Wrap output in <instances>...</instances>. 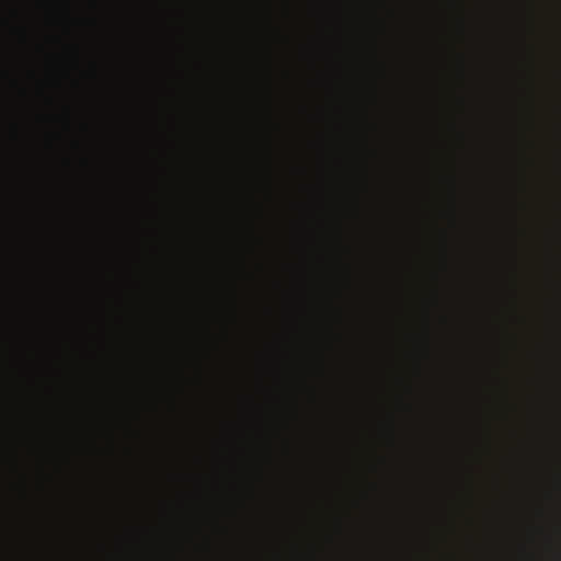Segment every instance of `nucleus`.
Returning <instances> with one entry per match:
<instances>
[{"label":"nucleus","instance_id":"f257e3e1","mask_svg":"<svg viewBox=\"0 0 561 561\" xmlns=\"http://www.w3.org/2000/svg\"><path fill=\"white\" fill-rule=\"evenodd\" d=\"M98 323L99 331L96 335L98 341V388L95 401V417H94V437H93V453L98 460L113 455V433L108 426L107 415L105 414L103 382L101 383V360H103V352L105 346V332H104V312L103 304L98 308Z\"/></svg>","mask_w":561,"mask_h":561},{"label":"nucleus","instance_id":"39448f33","mask_svg":"<svg viewBox=\"0 0 561 561\" xmlns=\"http://www.w3.org/2000/svg\"><path fill=\"white\" fill-rule=\"evenodd\" d=\"M92 5L95 11H100V9L102 8L100 0H93Z\"/></svg>","mask_w":561,"mask_h":561},{"label":"nucleus","instance_id":"20e7f679","mask_svg":"<svg viewBox=\"0 0 561 561\" xmlns=\"http://www.w3.org/2000/svg\"><path fill=\"white\" fill-rule=\"evenodd\" d=\"M92 24H93V26H94L96 30H100V27H101V20H100L98 16H95V18H93V20H92Z\"/></svg>","mask_w":561,"mask_h":561},{"label":"nucleus","instance_id":"423d86ee","mask_svg":"<svg viewBox=\"0 0 561 561\" xmlns=\"http://www.w3.org/2000/svg\"><path fill=\"white\" fill-rule=\"evenodd\" d=\"M98 548H99V550H100L101 552H104V551H105V545H104V542L100 541V542L98 543Z\"/></svg>","mask_w":561,"mask_h":561},{"label":"nucleus","instance_id":"7ed1b4c3","mask_svg":"<svg viewBox=\"0 0 561 561\" xmlns=\"http://www.w3.org/2000/svg\"><path fill=\"white\" fill-rule=\"evenodd\" d=\"M91 75L95 82H101L102 79V69L99 61L94 60L91 67Z\"/></svg>","mask_w":561,"mask_h":561},{"label":"nucleus","instance_id":"f03ea898","mask_svg":"<svg viewBox=\"0 0 561 561\" xmlns=\"http://www.w3.org/2000/svg\"><path fill=\"white\" fill-rule=\"evenodd\" d=\"M104 479H103V471H99L98 474V510H99V517L103 519V513H104V500H105V489H104Z\"/></svg>","mask_w":561,"mask_h":561}]
</instances>
